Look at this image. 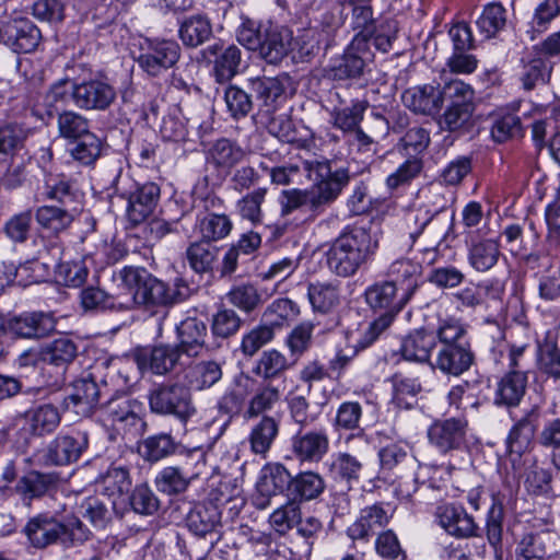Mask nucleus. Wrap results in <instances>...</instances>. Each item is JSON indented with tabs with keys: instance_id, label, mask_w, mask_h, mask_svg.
<instances>
[{
	"instance_id": "f257e3e1",
	"label": "nucleus",
	"mask_w": 560,
	"mask_h": 560,
	"mask_svg": "<svg viewBox=\"0 0 560 560\" xmlns=\"http://www.w3.org/2000/svg\"><path fill=\"white\" fill-rule=\"evenodd\" d=\"M378 241L364 226L341 233L326 252L328 269L339 277L353 276L375 253Z\"/></svg>"
},
{
	"instance_id": "f03ea898",
	"label": "nucleus",
	"mask_w": 560,
	"mask_h": 560,
	"mask_svg": "<svg viewBox=\"0 0 560 560\" xmlns=\"http://www.w3.org/2000/svg\"><path fill=\"white\" fill-rule=\"evenodd\" d=\"M24 534L28 542L37 549H44L55 544L66 547L81 545L91 536V532L74 515L63 522L44 513L28 520L24 527Z\"/></svg>"
},
{
	"instance_id": "7ed1b4c3",
	"label": "nucleus",
	"mask_w": 560,
	"mask_h": 560,
	"mask_svg": "<svg viewBox=\"0 0 560 560\" xmlns=\"http://www.w3.org/2000/svg\"><path fill=\"white\" fill-rule=\"evenodd\" d=\"M119 279L126 291L120 305L126 310L136 305H167L175 301V291L143 268L125 267Z\"/></svg>"
},
{
	"instance_id": "20e7f679",
	"label": "nucleus",
	"mask_w": 560,
	"mask_h": 560,
	"mask_svg": "<svg viewBox=\"0 0 560 560\" xmlns=\"http://www.w3.org/2000/svg\"><path fill=\"white\" fill-rule=\"evenodd\" d=\"M303 170L306 176L315 182V185L307 189L310 210L319 213L323 208L335 201L342 188L349 182V173L345 168L331 172L328 161H304Z\"/></svg>"
},
{
	"instance_id": "39448f33",
	"label": "nucleus",
	"mask_w": 560,
	"mask_h": 560,
	"mask_svg": "<svg viewBox=\"0 0 560 560\" xmlns=\"http://www.w3.org/2000/svg\"><path fill=\"white\" fill-rule=\"evenodd\" d=\"M447 106L439 118L441 129L454 132L466 133L472 126V114L475 112V91L460 80H452L445 83Z\"/></svg>"
},
{
	"instance_id": "423d86ee",
	"label": "nucleus",
	"mask_w": 560,
	"mask_h": 560,
	"mask_svg": "<svg viewBox=\"0 0 560 560\" xmlns=\"http://www.w3.org/2000/svg\"><path fill=\"white\" fill-rule=\"evenodd\" d=\"M149 404L153 412L174 416L182 422L197 412L190 389L180 383L160 385L150 393Z\"/></svg>"
},
{
	"instance_id": "0eeeda50",
	"label": "nucleus",
	"mask_w": 560,
	"mask_h": 560,
	"mask_svg": "<svg viewBox=\"0 0 560 560\" xmlns=\"http://www.w3.org/2000/svg\"><path fill=\"white\" fill-rule=\"evenodd\" d=\"M180 48L172 40H147L138 58L140 68L151 77H158L172 68L179 59Z\"/></svg>"
},
{
	"instance_id": "6e6552de",
	"label": "nucleus",
	"mask_w": 560,
	"mask_h": 560,
	"mask_svg": "<svg viewBox=\"0 0 560 560\" xmlns=\"http://www.w3.org/2000/svg\"><path fill=\"white\" fill-rule=\"evenodd\" d=\"M468 422L464 418H448L433 422L428 429V440L441 454L460 450L466 443Z\"/></svg>"
},
{
	"instance_id": "1a4fd4ad",
	"label": "nucleus",
	"mask_w": 560,
	"mask_h": 560,
	"mask_svg": "<svg viewBox=\"0 0 560 560\" xmlns=\"http://www.w3.org/2000/svg\"><path fill=\"white\" fill-rule=\"evenodd\" d=\"M329 445L326 429L301 430L291 439V452L300 463H319L327 455Z\"/></svg>"
},
{
	"instance_id": "9d476101",
	"label": "nucleus",
	"mask_w": 560,
	"mask_h": 560,
	"mask_svg": "<svg viewBox=\"0 0 560 560\" xmlns=\"http://www.w3.org/2000/svg\"><path fill=\"white\" fill-rule=\"evenodd\" d=\"M115 100V89L102 80H90L72 86V101L81 109L105 110Z\"/></svg>"
},
{
	"instance_id": "9b49d317",
	"label": "nucleus",
	"mask_w": 560,
	"mask_h": 560,
	"mask_svg": "<svg viewBox=\"0 0 560 560\" xmlns=\"http://www.w3.org/2000/svg\"><path fill=\"white\" fill-rule=\"evenodd\" d=\"M445 97V84L442 88L422 84L407 89L401 95V101L407 108L417 114L434 115L441 110Z\"/></svg>"
},
{
	"instance_id": "f8f14e48",
	"label": "nucleus",
	"mask_w": 560,
	"mask_h": 560,
	"mask_svg": "<svg viewBox=\"0 0 560 560\" xmlns=\"http://www.w3.org/2000/svg\"><path fill=\"white\" fill-rule=\"evenodd\" d=\"M474 361L470 345H450L441 347L430 364L442 374L459 376L470 369Z\"/></svg>"
},
{
	"instance_id": "ddd939ff",
	"label": "nucleus",
	"mask_w": 560,
	"mask_h": 560,
	"mask_svg": "<svg viewBox=\"0 0 560 560\" xmlns=\"http://www.w3.org/2000/svg\"><path fill=\"white\" fill-rule=\"evenodd\" d=\"M88 435L84 432L59 435L54 439L46 452L47 464L68 465L77 462L88 447Z\"/></svg>"
},
{
	"instance_id": "4468645a",
	"label": "nucleus",
	"mask_w": 560,
	"mask_h": 560,
	"mask_svg": "<svg viewBox=\"0 0 560 560\" xmlns=\"http://www.w3.org/2000/svg\"><path fill=\"white\" fill-rule=\"evenodd\" d=\"M411 298L406 294L397 282L381 281L369 287L365 291L366 303L374 310L400 312Z\"/></svg>"
},
{
	"instance_id": "2eb2a0df",
	"label": "nucleus",
	"mask_w": 560,
	"mask_h": 560,
	"mask_svg": "<svg viewBox=\"0 0 560 560\" xmlns=\"http://www.w3.org/2000/svg\"><path fill=\"white\" fill-rule=\"evenodd\" d=\"M9 331L20 338H42L55 329L50 314L43 312L23 313L7 320Z\"/></svg>"
},
{
	"instance_id": "dca6fc26",
	"label": "nucleus",
	"mask_w": 560,
	"mask_h": 560,
	"mask_svg": "<svg viewBox=\"0 0 560 560\" xmlns=\"http://www.w3.org/2000/svg\"><path fill=\"white\" fill-rule=\"evenodd\" d=\"M142 405L121 393L110 398L103 407L104 417L113 425L136 427L141 423Z\"/></svg>"
},
{
	"instance_id": "f3484780",
	"label": "nucleus",
	"mask_w": 560,
	"mask_h": 560,
	"mask_svg": "<svg viewBox=\"0 0 560 560\" xmlns=\"http://www.w3.org/2000/svg\"><path fill=\"white\" fill-rule=\"evenodd\" d=\"M435 516L440 526L452 536L466 538L476 535L474 518L462 506L441 504L436 508Z\"/></svg>"
},
{
	"instance_id": "a211bd4d",
	"label": "nucleus",
	"mask_w": 560,
	"mask_h": 560,
	"mask_svg": "<svg viewBox=\"0 0 560 560\" xmlns=\"http://www.w3.org/2000/svg\"><path fill=\"white\" fill-rule=\"evenodd\" d=\"M292 476L282 464H269L261 470V476L257 482V491L261 498L256 499V505L265 509L269 504V498L277 492L288 488L290 491V482Z\"/></svg>"
},
{
	"instance_id": "6ab92c4d",
	"label": "nucleus",
	"mask_w": 560,
	"mask_h": 560,
	"mask_svg": "<svg viewBox=\"0 0 560 560\" xmlns=\"http://www.w3.org/2000/svg\"><path fill=\"white\" fill-rule=\"evenodd\" d=\"M292 40L291 31L268 24L265 26V34L258 48V54L267 62L277 63L289 54Z\"/></svg>"
},
{
	"instance_id": "aec40b11",
	"label": "nucleus",
	"mask_w": 560,
	"mask_h": 560,
	"mask_svg": "<svg viewBox=\"0 0 560 560\" xmlns=\"http://www.w3.org/2000/svg\"><path fill=\"white\" fill-rule=\"evenodd\" d=\"M183 351L178 346L159 345L149 353L138 355V365L142 370H149L156 375H165L173 371L179 363Z\"/></svg>"
},
{
	"instance_id": "412c9836",
	"label": "nucleus",
	"mask_w": 560,
	"mask_h": 560,
	"mask_svg": "<svg viewBox=\"0 0 560 560\" xmlns=\"http://www.w3.org/2000/svg\"><path fill=\"white\" fill-rule=\"evenodd\" d=\"M203 57L208 61L214 58V74L218 82L231 80L238 72L242 60L241 50L235 45L225 48L219 44L210 45L203 50Z\"/></svg>"
},
{
	"instance_id": "4be33fe9",
	"label": "nucleus",
	"mask_w": 560,
	"mask_h": 560,
	"mask_svg": "<svg viewBox=\"0 0 560 560\" xmlns=\"http://www.w3.org/2000/svg\"><path fill=\"white\" fill-rule=\"evenodd\" d=\"M160 197V188L154 183H147L130 194L126 214L133 224L145 221L153 212Z\"/></svg>"
},
{
	"instance_id": "5701e85b",
	"label": "nucleus",
	"mask_w": 560,
	"mask_h": 560,
	"mask_svg": "<svg viewBox=\"0 0 560 560\" xmlns=\"http://www.w3.org/2000/svg\"><path fill=\"white\" fill-rule=\"evenodd\" d=\"M100 395L96 382L90 377H82L72 383L71 393L65 398V404L77 415L89 416L97 404Z\"/></svg>"
},
{
	"instance_id": "b1692460",
	"label": "nucleus",
	"mask_w": 560,
	"mask_h": 560,
	"mask_svg": "<svg viewBox=\"0 0 560 560\" xmlns=\"http://www.w3.org/2000/svg\"><path fill=\"white\" fill-rule=\"evenodd\" d=\"M25 427L32 435L51 434L60 424L61 413L51 404H43L28 409L24 413Z\"/></svg>"
},
{
	"instance_id": "393cba45",
	"label": "nucleus",
	"mask_w": 560,
	"mask_h": 560,
	"mask_svg": "<svg viewBox=\"0 0 560 560\" xmlns=\"http://www.w3.org/2000/svg\"><path fill=\"white\" fill-rule=\"evenodd\" d=\"M56 474H44L32 470L21 477L15 485V492L26 505H31L34 499L42 498L57 486Z\"/></svg>"
},
{
	"instance_id": "a878e982",
	"label": "nucleus",
	"mask_w": 560,
	"mask_h": 560,
	"mask_svg": "<svg viewBox=\"0 0 560 560\" xmlns=\"http://www.w3.org/2000/svg\"><path fill=\"white\" fill-rule=\"evenodd\" d=\"M364 49L365 44L361 39H353L343 56L330 67L328 75L334 80L359 78L365 66L364 58L360 55Z\"/></svg>"
},
{
	"instance_id": "bb28decb",
	"label": "nucleus",
	"mask_w": 560,
	"mask_h": 560,
	"mask_svg": "<svg viewBox=\"0 0 560 560\" xmlns=\"http://www.w3.org/2000/svg\"><path fill=\"white\" fill-rule=\"evenodd\" d=\"M389 515L382 505L373 504L361 510L359 518L348 527L351 539H365L388 524Z\"/></svg>"
},
{
	"instance_id": "cd10ccee",
	"label": "nucleus",
	"mask_w": 560,
	"mask_h": 560,
	"mask_svg": "<svg viewBox=\"0 0 560 560\" xmlns=\"http://www.w3.org/2000/svg\"><path fill=\"white\" fill-rule=\"evenodd\" d=\"M97 489L112 500L115 508L118 503L127 502L131 488L129 472L124 467H110L96 480Z\"/></svg>"
},
{
	"instance_id": "c85d7f7f",
	"label": "nucleus",
	"mask_w": 560,
	"mask_h": 560,
	"mask_svg": "<svg viewBox=\"0 0 560 560\" xmlns=\"http://www.w3.org/2000/svg\"><path fill=\"white\" fill-rule=\"evenodd\" d=\"M7 45L15 52L27 54L33 51L39 40L40 32L28 20H19L10 24L5 30Z\"/></svg>"
},
{
	"instance_id": "c756f323",
	"label": "nucleus",
	"mask_w": 560,
	"mask_h": 560,
	"mask_svg": "<svg viewBox=\"0 0 560 560\" xmlns=\"http://www.w3.org/2000/svg\"><path fill=\"white\" fill-rule=\"evenodd\" d=\"M435 345V336L432 332L417 329L404 338L400 352L407 361L425 363L430 362L431 352Z\"/></svg>"
},
{
	"instance_id": "7c9ffc66",
	"label": "nucleus",
	"mask_w": 560,
	"mask_h": 560,
	"mask_svg": "<svg viewBox=\"0 0 560 560\" xmlns=\"http://www.w3.org/2000/svg\"><path fill=\"white\" fill-rule=\"evenodd\" d=\"M212 24L202 14L190 15L180 23L178 34L183 44L187 47H198L212 36Z\"/></svg>"
},
{
	"instance_id": "2f4dec72",
	"label": "nucleus",
	"mask_w": 560,
	"mask_h": 560,
	"mask_svg": "<svg viewBox=\"0 0 560 560\" xmlns=\"http://www.w3.org/2000/svg\"><path fill=\"white\" fill-rule=\"evenodd\" d=\"M222 378V368L215 361H201L190 365L185 372L187 387L203 390L212 387Z\"/></svg>"
},
{
	"instance_id": "473e14b6",
	"label": "nucleus",
	"mask_w": 560,
	"mask_h": 560,
	"mask_svg": "<svg viewBox=\"0 0 560 560\" xmlns=\"http://www.w3.org/2000/svg\"><path fill=\"white\" fill-rule=\"evenodd\" d=\"M180 343L178 347L188 355H198L206 345L207 326L197 318H187L178 327Z\"/></svg>"
},
{
	"instance_id": "72a5a7b5",
	"label": "nucleus",
	"mask_w": 560,
	"mask_h": 560,
	"mask_svg": "<svg viewBox=\"0 0 560 560\" xmlns=\"http://www.w3.org/2000/svg\"><path fill=\"white\" fill-rule=\"evenodd\" d=\"M279 420L275 417L265 416L253 427L249 434L250 450L256 455L265 456L279 433Z\"/></svg>"
},
{
	"instance_id": "f704fd0d",
	"label": "nucleus",
	"mask_w": 560,
	"mask_h": 560,
	"mask_svg": "<svg viewBox=\"0 0 560 560\" xmlns=\"http://www.w3.org/2000/svg\"><path fill=\"white\" fill-rule=\"evenodd\" d=\"M422 267L418 262L409 259H400L394 261L389 267V276L392 282H397V287L408 294L410 298L419 285Z\"/></svg>"
},
{
	"instance_id": "c9c22d12",
	"label": "nucleus",
	"mask_w": 560,
	"mask_h": 560,
	"mask_svg": "<svg viewBox=\"0 0 560 560\" xmlns=\"http://www.w3.org/2000/svg\"><path fill=\"white\" fill-rule=\"evenodd\" d=\"M288 358L276 349L264 351L253 369V373L265 381H271L282 377L291 368Z\"/></svg>"
},
{
	"instance_id": "e433bc0d",
	"label": "nucleus",
	"mask_w": 560,
	"mask_h": 560,
	"mask_svg": "<svg viewBox=\"0 0 560 560\" xmlns=\"http://www.w3.org/2000/svg\"><path fill=\"white\" fill-rule=\"evenodd\" d=\"M362 469V462L347 452L336 453L329 465L331 477L337 481L346 482L349 487L359 481Z\"/></svg>"
},
{
	"instance_id": "4c0bfd02",
	"label": "nucleus",
	"mask_w": 560,
	"mask_h": 560,
	"mask_svg": "<svg viewBox=\"0 0 560 560\" xmlns=\"http://www.w3.org/2000/svg\"><path fill=\"white\" fill-rule=\"evenodd\" d=\"M245 158L244 150L228 139H220L213 143L208 152V162L217 168L225 171L241 163Z\"/></svg>"
},
{
	"instance_id": "58836bf2",
	"label": "nucleus",
	"mask_w": 560,
	"mask_h": 560,
	"mask_svg": "<svg viewBox=\"0 0 560 560\" xmlns=\"http://www.w3.org/2000/svg\"><path fill=\"white\" fill-rule=\"evenodd\" d=\"M232 222L225 214L207 213L198 217L195 230L205 242H218L232 231Z\"/></svg>"
},
{
	"instance_id": "ea45409f",
	"label": "nucleus",
	"mask_w": 560,
	"mask_h": 560,
	"mask_svg": "<svg viewBox=\"0 0 560 560\" xmlns=\"http://www.w3.org/2000/svg\"><path fill=\"white\" fill-rule=\"evenodd\" d=\"M199 475V471L189 472L184 468L168 466L163 468L155 478L159 491L166 494H177L186 491L190 481Z\"/></svg>"
},
{
	"instance_id": "a19ab883",
	"label": "nucleus",
	"mask_w": 560,
	"mask_h": 560,
	"mask_svg": "<svg viewBox=\"0 0 560 560\" xmlns=\"http://www.w3.org/2000/svg\"><path fill=\"white\" fill-rule=\"evenodd\" d=\"M526 384L525 371H510L498 385V400L508 406H516L525 394Z\"/></svg>"
},
{
	"instance_id": "79ce46f5",
	"label": "nucleus",
	"mask_w": 560,
	"mask_h": 560,
	"mask_svg": "<svg viewBox=\"0 0 560 560\" xmlns=\"http://www.w3.org/2000/svg\"><path fill=\"white\" fill-rule=\"evenodd\" d=\"M325 489L322 476L314 471H303L292 477L290 494L301 501L316 499Z\"/></svg>"
},
{
	"instance_id": "37998d69",
	"label": "nucleus",
	"mask_w": 560,
	"mask_h": 560,
	"mask_svg": "<svg viewBox=\"0 0 560 560\" xmlns=\"http://www.w3.org/2000/svg\"><path fill=\"white\" fill-rule=\"evenodd\" d=\"M220 523V513L217 506L199 504L187 516V526L196 536H206L212 533Z\"/></svg>"
},
{
	"instance_id": "c03bdc74",
	"label": "nucleus",
	"mask_w": 560,
	"mask_h": 560,
	"mask_svg": "<svg viewBox=\"0 0 560 560\" xmlns=\"http://www.w3.org/2000/svg\"><path fill=\"white\" fill-rule=\"evenodd\" d=\"M536 421L537 412L532 410L512 428L508 436L511 453L522 454L529 447L536 431Z\"/></svg>"
},
{
	"instance_id": "a18cd8bd",
	"label": "nucleus",
	"mask_w": 560,
	"mask_h": 560,
	"mask_svg": "<svg viewBox=\"0 0 560 560\" xmlns=\"http://www.w3.org/2000/svg\"><path fill=\"white\" fill-rule=\"evenodd\" d=\"M32 271L28 283H37L45 281L47 277L46 265L39 261H31L24 266L15 268L12 264L0 262V293L8 287L15 278L23 279L24 275Z\"/></svg>"
},
{
	"instance_id": "49530a36",
	"label": "nucleus",
	"mask_w": 560,
	"mask_h": 560,
	"mask_svg": "<svg viewBox=\"0 0 560 560\" xmlns=\"http://www.w3.org/2000/svg\"><path fill=\"white\" fill-rule=\"evenodd\" d=\"M499 256L498 243L492 240H483L471 244L468 250V262L475 270L485 272L498 262Z\"/></svg>"
},
{
	"instance_id": "de8ad7c7",
	"label": "nucleus",
	"mask_w": 560,
	"mask_h": 560,
	"mask_svg": "<svg viewBox=\"0 0 560 560\" xmlns=\"http://www.w3.org/2000/svg\"><path fill=\"white\" fill-rule=\"evenodd\" d=\"M307 296L313 310L320 313H328L339 304V290L331 282L310 283Z\"/></svg>"
},
{
	"instance_id": "09e8293b",
	"label": "nucleus",
	"mask_w": 560,
	"mask_h": 560,
	"mask_svg": "<svg viewBox=\"0 0 560 560\" xmlns=\"http://www.w3.org/2000/svg\"><path fill=\"white\" fill-rule=\"evenodd\" d=\"M218 247L203 240L192 242L186 249V258L191 269L198 273L209 272L218 258Z\"/></svg>"
},
{
	"instance_id": "8fccbe9b",
	"label": "nucleus",
	"mask_w": 560,
	"mask_h": 560,
	"mask_svg": "<svg viewBox=\"0 0 560 560\" xmlns=\"http://www.w3.org/2000/svg\"><path fill=\"white\" fill-rule=\"evenodd\" d=\"M81 306L85 311L93 310H126L120 305L124 302V292L116 295H108L100 288L89 287L80 293Z\"/></svg>"
},
{
	"instance_id": "3c124183",
	"label": "nucleus",
	"mask_w": 560,
	"mask_h": 560,
	"mask_svg": "<svg viewBox=\"0 0 560 560\" xmlns=\"http://www.w3.org/2000/svg\"><path fill=\"white\" fill-rule=\"evenodd\" d=\"M57 127L58 135L70 142L92 133L89 120L81 114L72 110H65L58 115Z\"/></svg>"
},
{
	"instance_id": "603ef678",
	"label": "nucleus",
	"mask_w": 560,
	"mask_h": 560,
	"mask_svg": "<svg viewBox=\"0 0 560 560\" xmlns=\"http://www.w3.org/2000/svg\"><path fill=\"white\" fill-rule=\"evenodd\" d=\"M78 348L68 337H59L47 343L42 351L45 362L61 366L69 364L77 357Z\"/></svg>"
},
{
	"instance_id": "864d4df0",
	"label": "nucleus",
	"mask_w": 560,
	"mask_h": 560,
	"mask_svg": "<svg viewBox=\"0 0 560 560\" xmlns=\"http://www.w3.org/2000/svg\"><path fill=\"white\" fill-rule=\"evenodd\" d=\"M393 398L392 401L398 408L409 409L416 402V397L421 390L417 378L396 374L392 377Z\"/></svg>"
},
{
	"instance_id": "5fc2aeb1",
	"label": "nucleus",
	"mask_w": 560,
	"mask_h": 560,
	"mask_svg": "<svg viewBox=\"0 0 560 560\" xmlns=\"http://www.w3.org/2000/svg\"><path fill=\"white\" fill-rule=\"evenodd\" d=\"M368 107L366 101L357 100L348 107L335 108L331 113L332 125L343 132H351L360 126Z\"/></svg>"
},
{
	"instance_id": "6e6d98bb",
	"label": "nucleus",
	"mask_w": 560,
	"mask_h": 560,
	"mask_svg": "<svg viewBox=\"0 0 560 560\" xmlns=\"http://www.w3.org/2000/svg\"><path fill=\"white\" fill-rule=\"evenodd\" d=\"M37 223L55 233L65 231L73 221L72 214L60 207L42 206L35 212Z\"/></svg>"
},
{
	"instance_id": "4d7b16f0",
	"label": "nucleus",
	"mask_w": 560,
	"mask_h": 560,
	"mask_svg": "<svg viewBox=\"0 0 560 560\" xmlns=\"http://www.w3.org/2000/svg\"><path fill=\"white\" fill-rule=\"evenodd\" d=\"M250 89L257 100L261 101L267 110L275 108V104L284 93V85L278 78L262 77L250 80Z\"/></svg>"
},
{
	"instance_id": "13d9d810",
	"label": "nucleus",
	"mask_w": 560,
	"mask_h": 560,
	"mask_svg": "<svg viewBox=\"0 0 560 560\" xmlns=\"http://www.w3.org/2000/svg\"><path fill=\"white\" fill-rule=\"evenodd\" d=\"M476 23L480 33H482L486 38H490L505 26L506 11L501 3H489L483 9Z\"/></svg>"
},
{
	"instance_id": "bf43d9fd",
	"label": "nucleus",
	"mask_w": 560,
	"mask_h": 560,
	"mask_svg": "<svg viewBox=\"0 0 560 560\" xmlns=\"http://www.w3.org/2000/svg\"><path fill=\"white\" fill-rule=\"evenodd\" d=\"M38 194L63 205L73 200L72 184L63 175H46Z\"/></svg>"
},
{
	"instance_id": "052dcab7",
	"label": "nucleus",
	"mask_w": 560,
	"mask_h": 560,
	"mask_svg": "<svg viewBox=\"0 0 560 560\" xmlns=\"http://www.w3.org/2000/svg\"><path fill=\"white\" fill-rule=\"evenodd\" d=\"M548 537L544 534L525 535L517 544L516 560H546L548 558Z\"/></svg>"
},
{
	"instance_id": "680f3d73",
	"label": "nucleus",
	"mask_w": 560,
	"mask_h": 560,
	"mask_svg": "<svg viewBox=\"0 0 560 560\" xmlns=\"http://www.w3.org/2000/svg\"><path fill=\"white\" fill-rule=\"evenodd\" d=\"M228 301L238 310L250 313L261 303V296L254 284L241 283L234 285L226 294Z\"/></svg>"
},
{
	"instance_id": "e2e57ef3",
	"label": "nucleus",
	"mask_w": 560,
	"mask_h": 560,
	"mask_svg": "<svg viewBox=\"0 0 560 560\" xmlns=\"http://www.w3.org/2000/svg\"><path fill=\"white\" fill-rule=\"evenodd\" d=\"M267 194L266 188H257L241 198L236 203V209L242 219L253 224L260 223L262 220L261 206Z\"/></svg>"
},
{
	"instance_id": "0e129e2a",
	"label": "nucleus",
	"mask_w": 560,
	"mask_h": 560,
	"mask_svg": "<svg viewBox=\"0 0 560 560\" xmlns=\"http://www.w3.org/2000/svg\"><path fill=\"white\" fill-rule=\"evenodd\" d=\"M466 335L467 328L459 319L447 317L440 320L434 336L442 343V347H446L450 345H470L465 340Z\"/></svg>"
},
{
	"instance_id": "69168bd1",
	"label": "nucleus",
	"mask_w": 560,
	"mask_h": 560,
	"mask_svg": "<svg viewBox=\"0 0 560 560\" xmlns=\"http://www.w3.org/2000/svg\"><path fill=\"white\" fill-rule=\"evenodd\" d=\"M282 390L279 386L268 383L261 387L250 399L246 415L248 418L270 410L281 397Z\"/></svg>"
},
{
	"instance_id": "338daca9",
	"label": "nucleus",
	"mask_w": 560,
	"mask_h": 560,
	"mask_svg": "<svg viewBox=\"0 0 560 560\" xmlns=\"http://www.w3.org/2000/svg\"><path fill=\"white\" fill-rule=\"evenodd\" d=\"M71 156L83 165L93 164L101 155L102 142L93 132L73 141Z\"/></svg>"
},
{
	"instance_id": "774afa93",
	"label": "nucleus",
	"mask_w": 560,
	"mask_h": 560,
	"mask_svg": "<svg viewBox=\"0 0 560 560\" xmlns=\"http://www.w3.org/2000/svg\"><path fill=\"white\" fill-rule=\"evenodd\" d=\"M538 443L546 448H551V463L560 470V418L547 421L538 433Z\"/></svg>"
}]
</instances>
